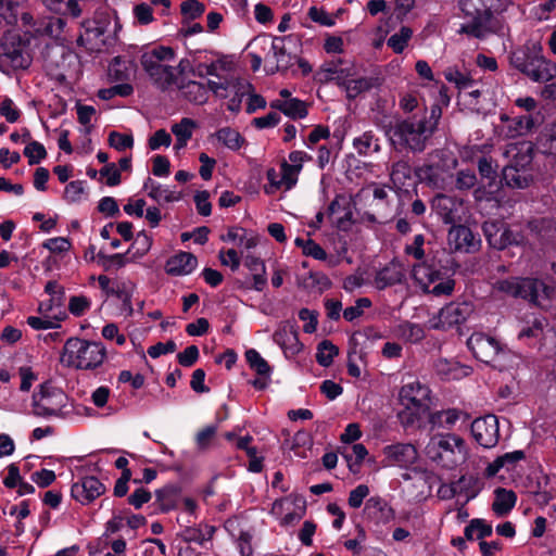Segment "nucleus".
Segmentation results:
<instances>
[{"instance_id": "obj_1", "label": "nucleus", "mask_w": 556, "mask_h": 556, "mask_svg": "<svg viewBox=\"0 0 556 556\" xmlns=\"http://www.w3.org/2000/svg\"><path fill=\"white\" fill-rule=\"evenodd\" d=\"M426 458L438 467L453 469L468 458L465 440L451 432L435 433L424 447Z\"/></svg>"}, {"instance_id": "obj_2", "label": "nucleus", "mask_w": 556, "mask_h": 556, "mask_svg": "<svg viewBox=\"0 0 556 556\" xmlns=\"http://www.w3.org/2000/svg\"><path fill=\"white\" fill-rule=\"evenodd\" d=\"M105 358L106 349L102 343L79 338L67 339L60 356L64 366L79 370L97 369Z\"/></svg>"}, {"instance_id": "obj_3", "label": "nucleus", "mask_w": 556, "mask_h": 556, "mask_svg": "<svg viewBox=\"0 0 556 556\" xmlns=\"http://www.w3.org/2000/svg\"><path fill=\"white\" fill-rule=\"evenodd\" d=\"M511 65L534 83H547L556 77V63L542 54L540 46L516 50L510 55Z\"/></svg>"}, {"instance_id": "obj_4", "label": "nucleus", "mask_w": 556, "mask_h": 556, "mask_svg": "<svg viewBox=\"0 0 556 556\" xmlns=\"http://www.w3.org/2000/svg\"><path fill=\"white\" fill-rule=\"evenodd\" d=\"M33 414L43 418H67L74 412L70 397L51 383H43L33 394Z\"/></svg>"}, {"instance_id": "obj_5", "label": "nucleus", "mask_w": 556, "mask_h": 556, "mask_svg": "<svg viewBox=\"0 0 556 556\" xmlns=\"http://www.w3.org/2000/svg\"><path fill=\"white\" fill-rule=\"evenodd\" d=\"M399 401L402 406L399 413L401 422L410 426L428 414L430 391L417 380L409 381L401 388Z\"/></svg>"}, {"instance_id": "obj_6", "label": "nucleus", "mask_w": 556, "mask_h": 556, "mask_svg": "<svg viewBox=\"0 0 556 556\" xmlns=\"http://www.w3.org/2000/svg\"><path fill=\"white\" fill-rule=\"evenodd\" d=\"M496 0H459V7L466 21L459 31L476 38H483L490 31L492 9Z\"/></svg>"}, {"instance_id": "obj_7", "label": "nucleus", "mask_w": 556, "mask_h": 556, "mask_svg": "<svg viewBox=\"0 0 556 556\" xmlns=\"http://www.w3.org/2000/svg\"><path fill=\"white\" fill-rule=\"evenodd\" d=\"M412 278L422 292L435 296L452 294L455 286L450 276L426 262L413 266Z\"/></svg>"}, {"instance_id": "obj_8", "label": "nucleus", "mask_w": 556, "mask_h": 556, "mask_svg": "<svg viewBox=\"0 0 556 556\" xmlns=\"http://www.w3.org/2000/svg\"><path fill=\"white\" fill-rule=\"evenodd\" d=\"M494 289L514 298L529 300L541 305L543 299H549L553 289L542 281L533 278L511 277L498 280L494 283Z\"/></svg>"}, {"instance_id": "obj_9", "label": "nucleus", "mask_w": 556, "mask_h": 556, "mask_svg": "<svg viewBox=\"0 0 556 556\" xmlns=\"http://www.w3.org/2000/svg\"><path fill=\"white\" fill-rule=\"evenodd\" d=\"M432 134L426 122L407 118L394 126L391 139L393 143L404 146L414 152H421Z\"/></svg>"}, {"instance_id": "obj_10", "label": "nucleus", "mask_w": 556, "mask_h": 556, "mask_svg": "<svg viewBox=\"0 0 556 556\" xmlns=\"http://www.w3.org/2000/svg\"><path fill=\"white\" fill-rule=\"evenodd\" d=\"M472 313V303L451 302L429 318L428 326L431 329L446 330L463 324Z\"/></svg>"}, {"instance_id": "obj_11", "label": "nucleus", "mask_w": 556, "mask_h": 556, "mask_svg": "<svg viewBox=\"0 0 556 556\" xmlns=\"http://www.w3.org/2000/svg\"><path fill=\"white\" fill-rule=\"evenodd\" d=\"M467 345L477 359L493 366H496V359L505 354L501 343L494 337L483 332L472 333L467 341Z\"/></svg>"}, {"instance_id": "obj_12", "label": "nucleus", "mask_w": 556, "mask_h": 556, "mask_svg": "<svg viewBox=\"0 0 556 556\" xmlns=\"http://www.w3.org/2000/svg\"><path fill=\"white\" fill-rule=\"evenodd\" d=\"M382 466L410 469L419 458L418 450L410 443H393L382 448Z\"/></svg>"}, {"instance_id": "obj_13", "label": "nucleus", "mask_w": 556, "mask_h": 556, "mask_svg": "<svg viewBox=\"0 0 556 556\" xmlns=\"http://www.w3.org/2000/svg\"><path fill=\"white\" fill-rule=\"evenodd\" d=\"M471 433L478 444L485 448L494 447L500 439L498 420L494 415L477 418L471 424Z\"/></svg>"}, {"instance_id": "obj_14", "label": "nucleus", "mask_w": 556, "mask_h": 556, "mask_svg": "<svg viewBox=\"0 0 556 556\" xmlns=\"http://www.w3.org/2000/svg\"><path fill=\"white\" fill-rule=\"evenodd\" d=\"M500 136L504 138H516L531 132L539 124L540 116L527 114L517 117L501 116Z\"/></svg>"}, {"instance_id": "obj_15", "label": "nucleus", "mask_w": 556, "mask_h": 556, "mask_svg": "<svg viewBox=\"0 0 556 556\" xmlns=\"http://www.w3.org/2000/svg\"><path fill=\"white\" fill-rule=\"evenodd\" d=\"M483 229L490 245L497 250H503L508 245H519L523 243L522 235L505 227L504 225L485 223Z\"/></svg>"}, {"instance_id": "obj_16", "label": "nucleus", "mask_w": 556, "mask_h": 556, "mask_svg": "<svg viewBox=\"0 0 556 556\" xmlns=\"http://www.w3.org/2000/svg\"><path fill=\"white\" fill-rule=\"evenodd\" d=\"M273 340L280 346L287 358L296 356L303 350L298 330L288 321L279 324L273 334Z\"/></svg>"}, {"instance_id": "obj_17", "label": "nucleus", "mask_w": 556, "mask_h": 556, "mask_svg": "<svg viewBox=\"0 0 556 556\" xmlns=\"http://www.w3.org/2000/svg\"><path fill=\"white\" fill-rule=\"evenodd\" d=\"M432 210L445 224H454L463 219L465 208L462 200L446 194H438L432 200Z\"/></svg>"}, {"instance_id": "obj_18", "label": "nucleus", "mask_w": 556, "mask_h": 556, "mask_svg": "<svg viewBox=\"0 0 556 556\" xmlns=\"http://www.w3.org/2000/svg\"><path fill=\"white\" fill-rule=\"evenodd\" d=\"M105 491L104 484L96 477H84L73 483L72 496L83 505L93 502Z\"/></svg>"}, {"instance_id": "obj_19", "label": "nucleus", "mask_w": 556, "mask_h": 556, "mask_svg": "<svg viewBox=\"0 0 556 556\" xmlns=\"http://www.w3.org/2000/svg\"><path fill=\"white\" fill-rule=\"evenodd\" d=\"M447 242L452 250L470 253L478 250L480 239L466 226H453L447 235Z\"/></svg>"}, {"instance_id": "obj_20", "label": "nucleus", "mask_w": 556, "mask_h": 556, "mask_svg": "<svg viewBox=\"0 0 556 556\" xmlns=\"http://www.w3.org/2000/svg\"><path fill=\"white\" fill-rule=\"evenodd\" d=\"M300 172L288 162H283L280 166V178L276 179V169H268L267 180L269 184L265 186V192L274 193L279 189L290 190L295 186Z\"/></svg>"}, {"instance_id": "obj_21", "label": "nucleus", "mask_w": 556, "mask_h": 556, "mask_svg": "<svg viewBox=\"0 0 556 556\" xmlns=\"http://www.w3.org/2000/svg\"><path fill=\"white\" fill-rule=\"evenodd\" d=\"M208 88L218 98L233 94L232 98H241V100L252 90L249 83L236 78H226L223 81L208 80Z\"/></svg>"}, {"instance_id": "obj_22", "label": "nucleus", "mask_w": 556, "mask_h": 556, "mask_svg": "<svg viewBox=\"0 0 556 556\" xmlns=\"http://www.w3.org/2000/svg\"><path fill=\"white\" fill-rule=\"evenodd\" d=\"M81 31L77 38V45L83 47L88 52H96L101 50L105 45L106 38H104L98 28L97 22L91 18L85 20L80 23Z\"/></svg>"}, {"instance_id": "obj_23", "label": "nucleus", "mask_w": 556, "mask_h": 556, "mask_svg": "<svg viewBox=\"0 0 556 556\" xmlns=\"http://www.w3.org/2000/svg\"><path fill=\"white\" fill-rule=\"evenodd\" d=\"M153 56H142L141 64L151 79L161 88H166L175 80V70L164 62L153 61Z\"/></svg>"}, {"instance_id": "obj_24", "label": "nucleus", "mask_w": 556, "mask_h": 556, "mask_svg": "<svg viewBox=\"0 0 556 556\" xmlns=\"http://www.w3.org/2000/svg\"><path fill=\"white\" fill-rule=\"evenodd\" d=\"M351 75L352 67L345 65L341 60H333L326 62L320 66V68L315 73V79L321 84L334 80L340 86L343 79Z\"/></svg>"}, {"instance_id": "obj_25", "label": "nucleus", "mask_w": 556, "mask_h": 556, "mask_svg": "<svg viewBox=\"0 0 556 556\" xmlns=\"http://www.w3.org/2000/svg\"><path fill=\"white\" fill-rule=\"evenodd\" d=\"M66 26L67 23L61 15L58 17L48 16L35 22L34 33L37 36H47L58 40L60 43H64L65 38H63V34Z\"/></svg>"}, {"instance_id": "obj_26", "label": "nucleus", "mask_w": 556, "mask_h": 556, "mask_svg": "<svg viewBox=\"0 0 556 556\" xmlns=\"http://www.w3.org/2000/svg\"><path fill=\"white\" fill-rule=\"evenodd\" d=\"M503 154L508 160V166L525 168L532 161V144L526 140L508 143Z\"/></svg>"}, {"instance_id": "obj_27", "label": "nucleus", "mask_w": 556, "mask_h": 556, "mask_svg": "<svg viewBox=\"0 0 556 556\" xmlns=\"http://www.w3.org/2000/svg\"><path fill=\"white\" fill-rule=\"evenodd\" d=\"M367 515L378 523H389L395 519V510L381 496H371L365 504Z\"/></svg>"}, {"instance_id": "obj_28", "label": "nucleus", "mask_w": 556, "mask_h": 556, "mask_svg": "<svg viewBox=\"0 0 556 556\" xmlns=\"http://www.w3.org/2000/svg\"><path fill=\"white\" fill-rule=\"evenodd\" d=\"M198 265L197 257L189 252H179L166 261L165 271L172 276H187Z\"/></svg>"}, {"instance_id": "obj_29", "label": "nucleus", "mask_w": 556, "mask_h": 556, "mask_svg": "<svg viewBox=\"0 0 556 556\" xmlns=\"http://www.w3.org/2000/svg\"><path fill=\"white\" fill-rule=\"evenodd\" d=\"M84 0H41L47 10L61 15L78 18L84 11Z\"/></svg>"}, {"instance_id": "obj_30", "label": "nucleus", "mask_w": 556, "mask_h": 556, "mask_svg": "<svg viewBox=\"0 0 556 556\" xmlns=\"http://www.w3.org/2000/svg\"><path fill=\"white\" fill-rule=\"evenodd\" d=\"M197 128V122L189 117H184L178 123H174L170 127V131L176 139L174 150L179 151L185 149Z\"/></svg>"}, {"instance_id": "obj_31", "label": "nucleus", "mask_w": 556, "mask_h": 556, "mask_svg": "<svg viewBox=\"0 0 556 556\" xmlns=\"http://www.w3.org/2000/svg\"><path fill=\"white\" fill-rule=\"evenodd\" d=\"M492 510L497 517L507 516L517 503V494L513 490L496 488L494 490Z\"/></svg>"}, {"instance_id": "obj_32", "label": "nucleus", "mask_w": 556, "mask_h": 556, "mask_svg": "<svg viewBox=\"0 0 556 556\" xmlns=\"http://www.w3.org/2000/svg\"><path fill=\"white\" fill-rule=\"evenodd\" d=\"M404 277L405 274L402 266L399 263H390L377 273L374 283L377 289L383 290L402 282Z\"/></svg>"}, {"instance_id": "obj_33", "label": "nucleus", "mask_w": 556, "mask_h": 556, "mask_svg": "<svg viewBox=\"0 0 556 556\" xmlns=\"http://www.w3.org/2000/svg\"><path fill=\"white\" fill-rule=\"evenodd\" d=\"M435 371L443 379L458 380L469 376L471 368L469 366L462 365L458 362L443 358L435 363Z\"/></svg>"}, {"instance_id": "obj_34", "label": "nucleus", "mask_w": 556, "mask_h": 556, "mask_svg": "<svg viewBox=\"0 0 556 556\" xmlns=\"http://www.w3.org/2000/svg\"><path fill=\"white\" fill-rule=\"evenodd\" d=\"M295 41L292 36L274 37L271 40V51L276 59L277 70H285L291 62V52L288 51V43Z\"/></svg>"}, {"instance_id": "obj_35", "label": "nucleus", "mask_w": 556, "mask_h": 556, "mask_svg": "<svg viewBox=\"0 0 556 556\" xmlns=\"http://www.w3.org/2000/svg\"><path fill=\"white\" fill-rule=\"evenodd\" d=\"M136 73V64L131 59L116 56L109 65V75L115 80H128Z\"/></svg>"}, {"instance_id": "obj_36", "label": "nucleus", "mask_w": 556, "mask_h": 556, "mask_svg": "<svg viewBox=\"0 0 556 556\" xmlns=\"http://www.w3.org/2000/svg\"><path fill=\"white\" fill-rule=\"evenodd\" d=\"M270 108L281 111L291 118H304L307 115L305 102L294 98L280 100L277 99L270 103Z\"/></svg>"}, {"instance_id": "obj_37", "label": "nucleus", "mask_w": 556, "mask_h": 556, "mask_svg": "<svg viewBox=\"0 0 556 556\" xmlns=\"http://www.w3.org/2000/svg\"><path fill=\"white\" fill-rule=\"evenodd\" d=\"M143 189L147 194L157 203L173 202L178 199L174 191L151 178L144 181Z\"/></svg>"}, {"instance_id": "obj_38", "label": "nucleus", "mask_w": 556, "mask_h": 556, "mask_svg": "<svg viewBox=\"0 0 556 556\" xmlns=\"http://www.w3.org/2000/svg\"><path fill=\"white\" fill-rule=\"evenodd\" d=\"M91 20L97 22L100 34L106 38L108 43L115 39L122 27L118 18L111 14H99Z\"/></svg>"}, {"instance_id": "obj_39", "label": "nucleus", "mask_w": 556, "mask_h": 556, "mask_svg": "<svg viewBox=\"0 0 556 556\" xmlns=\"http://www.w3.org/2000/svg\"><path fill=\"white\" fill-rule=\"evenodd\" d=\"M393 333L399 339L417 343L425 338V329L419 324L404 321L394 327Z\"/></svg>"}, {"instance_id": "obj_40", "label": "nucleus", "mask_w": 556, "mask_h": 556, "mask_svg": "<svg viewBox=\"0 0 556 556\" xmlns=\"http://www.w3.org/2000/svg\"><path fill=\"white\" fill-rule=\"evenodd\" d=\"M340 86L344 88L348 98L355 99L363 92L371 89L374 80L368 77L354 78L352 74L350 77H345Z\"/></svg>"}, {"instance_id": "obj_41", "label": "nucleus", "mask_w": 556, "mask_h": 556, "mask_svg": "<svg viewBox=\"0 0 556 556\" xmlns=\"http://www.w3.org/2000/svg\"><path fill=\"white\" fill-rule=\"evenodd\" d=\"M215 528L208 525H199L198 527H187L181 532V538L186 542H194L203 545L210 541L214 534Z\"/></svg>"}, {"instance_id": "obj_42", "label": "nucleus", "mask_w": 556, "mask_h": 556, "mask_svg": "<svg viewBox=\"0 0 556 556\" xmlns=\"http://www.w3.org/2000/svg\"><path fill=\"white\" fill-rule=\"evenodd\" d=\"M215 137L219 143L231 151L239 150L245 142L241 134L231 128L223 127L215 132Z\"/></svg>"}, {"instance_id": "obj_43", "label": "nucleus", "mask_w": 556, "mask_h": 556, "mask_svg": "<svg viewBox=\"0 0 556 556\" xmlns=\"http://www.w3.org/2000/svg\"><path fill=\"white\" fill-rule=\"evenodd\" d=\"M182 96L194 104H204L208 100L207 88L198 81H188L181 87Z\"/></svg>"}, {"instance_id": "obj_44", "label": "nucleus", "mask_w": 556, "mask_h": 556, "mask_svg": "<svg viewBox=\"0 0 556 556\" xmlns=\"http://www.w3.org/2000/svg\"><path fill=\"white\" fill-rule=\"evenodd\" d=\"M520 166L506 165L503 169V179L508 187L523 189L528 187L529 179Z\"/></svg>"}, {"instance_id": "obj_45", "label": "nucleus", "mask_w": 556, "mask_h": 556, "mask_svg": "<svg viewBox=\"0 0 556 556\" xmlns=\"http://www.w3.org/2000/svg\"><path fill=\"white\" fill-rule=\"evenodd\" d=\"M313 446V438L309 432L305 430L298 431L291 439L290 448L294 452V455L301 458L307 457V452Z\"/></svg>"}, {"instance_id": "obj_46", "label": "nucleus", "mask_w": 556, "mask_h": 556, "mask_svg": "<svg viewBox=\"0 0 556 556\" xmlns=\"http://www.w3.org/2000/svg\"><path fill=\"white\" fill-rule=\"evenodd\" d=\"M462 412L455 408L435 412L431 415L430 421L440 428L452 429L459 420Z\"/></svg>"}, {"instance_id": "obj_47", "label": "nucleus", "mask_w": 556, "mask_h": 556, "mask_svg": "<svg viewBox=\"0 0 556 556\" xmlns=\"http://www.w3.org/2000/svg\"><path fill=\"white\" fill-rule=\"evenodd\" d=\"M244 356L250 368L253 369L258 376L270 377L271 367L256 350H248Z\"/></svg>"}, {"instance_id": "obj_48", "label": "nucleus", "mask_w": 556, "mask_h": 556, "mask_svg": "<svg viewBox=\"0 0 556 556\" xmlns=\"http://www.w3.org/2000/svg\"><path fill=\"white\" fill-rule=\"evenodd\" d=\"M152 247V238L144 231L137 233L134 243L127 251V254H131V260L140 258L144 256Z\"/></svg>"}, {"instance_id": "obj_49", "label": "nucleus", "mask_w": 556, "mask_h": 556, "mask_svg": "<svg viewBox=\"0 0 556 556\" xmlns=\"http://www.w3.org/2000/svg\"><path fill=\"white\" fill-rule=\"evenodd\" d=\"M338 348L328 340L321 341L317 346L316 361L320 366L328 367L338 355Z\"/></svg>"}, {"instance_id": "obj_50", "label": "nucleus", "mask_w": 556, "mask_h": 556, "mask_svg": "<svg viewBox=\"0 0 556 556\" xmlns=\"http://www.w3.org/2000/svg\"><path fill=\"white\" fill-rule=\"evenodd\" d=\"M390 176L393 185L401 189L407 185V181L412 180V168L406 162H397L393 165Z\"/></svg>"}, {"instance_id": "obj_51", "label": "nucleus", "mask_w": 556, "mask_h": 556, "mask_svg": "<svg viewBox=\"0 0 556 556\" xmlns=\"http://www.w3.org/2000/svg\"><path fill=\"white\" fill-rule=\"evenodd\" d=\"M492 534V527L484 520L476 519L465 529V535L468 540H479Z\"/></svg>"}, {"instance_id": "obj_52", "label": "nucleus", "mask_w": 556, "mask_h": 556, "mask_svg": "<svg viewBox=\"0 0 556 556\" xmlns=\"http://www.w3.org/2000/svg\"><path fill=\"white\" fill-rule=\"evenodd\" d=\"M353 147L359 154H364V155H366L372 151L379 150L378 140L369 131L364 132L362 136L355 138L353 140Z\"/></svg>"}, {"instance_id": "obj_53", "label": "nucleus", "mask_w": 556, "mask_h": 556, "mask_svg": "<svg viewBox=\"0 0 556 556\" xmlns=\"http://www.w3.org/2000/svg\"><path fill=\"white\" fill-rule=\"evenodd\" d=\"M413 31L409 27H401L399 33L393 34L388 39V46L392 48L395 53H401L407 46L408 40L412 38Z\"/></svg>"}, {"instance_id": "obj_54", "label": "nucleus", "mask_w": 556, "mask_h": 556, "mask_svg": "<svg viewBox=\"0 0 556 556\" xmlns=\"http://www.w3.org/2000/svg\"><path fill=\"white\" fill-rule=\"evenodd\" d=\"M296 245L302 248V251L305 255L311 256L318 261H326L327 253L326 251L313 240H303L301 238L295 239Z\"/></svg>"}, {"instance_id": "obj_55", "label": "nucleus", "mask_w": 556, "mask_h": 556, "mask_svg": "<svg viewBox=\"0 0 556 556\" xmlns=\"http://www.w3.org/2000/svg\"><path fill=\"white\" fill-rule=\"evenodd\" d=\"M109 144L117 151H124L134 146V138L130 134L111 131L109 135Z\"/></svg>"}, {"instance_id": "obj_56", "label": "nucleus", "mask_w": 556, "mask_h": 556, "mask_svg": "<svg viewBox=\"0 0 556 556\" xmlns=\"http://www.w3.org/2000/svg\"><path fill=\"white\" fill-rule=\"evenodd\" d=\"M205 11L203 3L198 0H185L181 3V13L186 20H195Z\"/></svg>"}, {"instance_id": "obj_57", "label": "nucleus", "mask_w": 556, "mask_h": 556, "mask_svg": "<svg viewBox=\"0 0 556 556\" xmlns=\"http://www.w3.org/2000/svg\"><path fill=\"white\" fill-rule=\"evenodd\" d=\"M371 306V301L368 298H361L356 300L355 304L346 307L343 311V317L352 321L363 315L364 309Z\"/></svg>"}, {"instance_id": "obj_58", "label": "nucleus", "mask_w": 556, "mask_h": 556, "mask_svg": "<svg viewBox=\"0 0 556 556\" xmlns=\"http://www.w3.org/2000/svg\"><path fill=\"white\" fill-rule=\"evenodd\" d=\"M24 154L28 157V163L34 165L43 160L47 155V152L40 142L33 141L25 147Z\"/></svg>"}, {"instance_id": "obj_59", "label": "nucleus", "mask_w": 556, "mask_h": 556, "mask_svg": "<svg viewBox=\"0 0 556 556\" xmlns=\"http://www.w3.org/2000/svg\"><path fill=\"white\" fill-rule=\"evenodd\" d=\"M42 247L53 254H63L70 251L72 244L65 237H55L46 240Z\"/></svg>"}, {"instance_id": "obj_60", "label": "nucleus", "mask_w": 556, "mask_h": 556, "mask_svg": "<svg viewBox=\"0 0 556 556\" xmlns=\"http://www.w3.org/2000/svg\"><path fill=\"white\" fill-rule=\"evenodd\" d=\"M444 77L447 81L455 84L458 89H466L471 85V79L456 67L446 68Z\"/></svg>"}, {"instance_id": "obj_61", "label": "nucleus", "mask_w": 556, "mask_h": 556, "mask_svg": "<svg viewBox=\"0 0 556 556\" xmlns=\"http://www.w3.org/2000/svg\"><path fill=\"white\" fill-rule=\"evenodd\" d=\"M91 307V301L85 295L72 296L68 302V309L74 316H83Z\"/></svg>"}, {"instance_id": "obj_62", "label": "nucleus", "mask_w": 556, "mask_h": 556, "mask_svg": "<svg viewBox=\"0 0 556 556\" xmlns=\"http://www.w3.org/2000/svg\"><path fill=\"white\" fill-rule=\"evenodd\" d=\"M541 144L545 153L556 155V123L545 129L541 137Z\"/></svg>"}, {"instance_id": "obj_63", "label": "nucleus", "mask_w": 556, "mask_h": 556, "mask_svg": "<svg viewBox=\"0 0 556 556\" xmlns=\"http://www.w3.org/2000/svg\"><path fill=\"white\" fill-rule=\"evenodd\" d=\"M85 189L81 181H71L64 190V199L67 202L76 203L84 199Z\"/></svg>"}, {"instance_id": "obj_64", "label": "nucleus", "mask_w": 556, "mask_h": 556, "mask_svg": "<svg viewBox=\"0 0 556 556\" xmlns=\"http://www.w3.org/2000/svg\"><path fill=\"white\" fill-rule=\"evenodd\" d=\"M367 534L363 526H356V538L346 540L344 546L351 551L354 555H359L363 551V543L366 541Z\"/></svg>"}]
</instances>
